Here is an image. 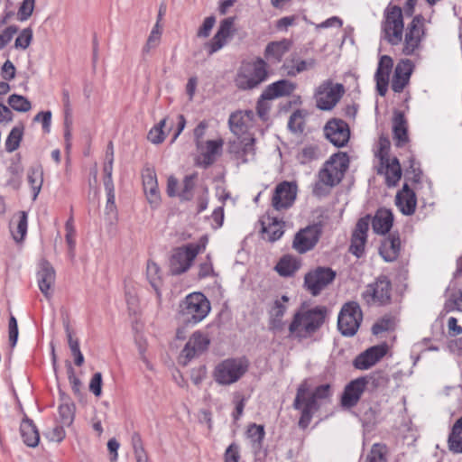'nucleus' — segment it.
<instances>
[{
    "mask_svg": "<svg viewBox=\"0 0 462 462\" xmlns=\"http://www.w3.org/2000/svg\"><path fill=\"white\" fill-rule=\"evenodd\" d=\"M328 310L324 306L312 309L301 307L296 311L289 325L290 335L299 340L312 337L324 324Z\"/></svg>",
    "mask_w": 462,
    "mask_h": 462,
    "instance_id": "obj_1",
    "label": "nucleus"
},
{
    "mask_svg": "<svg viewBox=\"0 0 462 462\" xmlns=\"http://www.w3.org/2000/svg\"><path fill=\"white\" fill-rule=\"evenodd\" d=\"M268 65L262 58L244 62L236 77V85L240 89H253L266 80Z\"/></svg>",
    "mask_w": 462,
    "mask_h": 462,
    "instance_id": "obj_2",
    "label": "nucleus"
},
{
    "mask_svg": "<svg viewBox=\"0 0 462 462\" xmlns=\"http://www.w3.org/2000/svg\"><path fill=\"white\" fill-rule=\"evenodd\" d=\"M347 158L345 155L335 154L328 161L319 173V182L316 183L314 193L318 196L323 194L320 186L329 188L338 184L347 169Z\"/></svg>",
    "mask_w": 462,
    "mask_h": 462,
    "instance_id": "obj_3",
    "label": "nucleus"
},
{
    "mask_svg": "<svg viewBox=\"0 0 462 462\" xmlns=\"http://www.w3.org/2000/svg\"><path fill=\"white\" fill-rule=\"evenodd\" d=\"M404 23L402 11L397 5H388L383 13L382 32L383 39L391 45H398L402 41Z\"/></svg>",
    "mask_w": 462,
    "mask_h": 462,
    "instance_id": "obj_4",
    "label": "nucleus"
},
{
    "mask_svg": "<svg viewBox=\"0 0 462 462\" xmlns=\"http://www.w3.org/2000/svg\"><path fill=\"white\" fill-rule=\"evenodd\" d=\"M249 362L245 357L227 358L216 366L214 377L220 384H232L247 372Z\"/></svg>",
    "mask_w": 462,
    "mask_h": 462,
    "instance_id": "obj_5",
    "label": "nucleus"
},
{
    "mask_svg": "<svg viewBox=\"0 0 462 462\" xmlns=\"http://www.w3.org/2000/svg\"><path fill=\"white\" fill-rule=\"evenodd\" d=\"M392 291L390 279L385 275H380L365 287L362 298L367 304L384 306L391 302Z\"/></svg>",
    "mask_w": 462,
    "mask_h": 462,
    "instance_id": "obj_6",
    "label": "nucleus"
},
{
    "mask_svg": "<svg viewBox=\"0 0 462 462\" xmlns=\"http://www.w3.org/2000/svg\"><path fill=\"white\" fill-rule=\"evenodd\" d=\"M293 408L301 411L299 426L306 429L314 412L319 410L317 399L312 394H309V387L306 382L301 383L297 389Z\"/></svg>",
    "mask_w": 462,
    "mask_h": 462,
    "instance_id": "obj_7",
    "label": "nucleus"
},
{
    "mask_svg": "<svg viewBox=\"0 0 462 462\" xmlns=\"http://www.w3.org/2000/svg\"><path fill=\"white\" fill-rule=\"evenodd\" d=\"M199 252V245L189 244L172 250L169 270L172 275H179L186 273L191 266L193 261Z\"/></svg>",
    "mask_w": 462,
    "mask_h": 462,
    "instance_id": "obj_8",
    "label": "nucleus"
},
{
    "mask_svg": "<svg viewBox=\"0 0 462 462\" xmlns=\"http://www.w3.org/2000/svg\"><path fill=\"white\" fill-rule=\"evenodd\" d=\"M363 319V314L358 303L350 301L346 303L338 315L337 327L342 335L354 336Z\"/></svg>",
    "mask_w": 462,
    "mask_h": 462,
    "instance_id": "obj_9",
    "label": "nucleus"
},
{
    "mask_svg": "<svg viewBox=\"0 0 462 462\" xmlns=\"http://www.w3.org/2000/svg\"><path fill=\"white\" fill-rule=\"evenodd\" d=\"M179 321L184 326H193L202 320V293L189 294L180 304Z\"/></svg>",
    "mask_w": 462,
    "mask_h": 462,
    "instance_id": "obj_10",
    "label": "nucleus"
},
{
    "mask_svg": "<svg viewBox=\"0 0 462 462\" xmlns=\"http://www.w3.org/2000/svg\"><path fill=\"white\" fill-rule=\"evenodd\" d=\"M344 92L342 84L333 83L331 80L324 81L315 93L317 107L320 110L332 109L338 103Z\"/></svg>",
    "mask_w": 462,
    "mask_h": 462,
    "instance_id": "obj_11",
    "label": "nucleus"
},
{
    "mask_svg": "<svg viewBox=\"0 0 462 462\" xmlns=\"http://www.w3.org/2000/svg\"><path fill=\"white\" fill-rule=\"evenodd\" d=\"M199 181L197 171L185 175L181 185L177 178L170 176L167 180L166 192L169 197H179L180 200H190L194 197L195 189Z\"/></svg>",
    "mask_w": 462,
    "mask_h": 462,
    "instance_id": "obj_12",
    "label": "nucleus"
},
{
    "mask_svg": "<svg viewBox=\"0 0 462 462\" xmlns=\"http://www.w3.org/2000/svg\"><path fill=\"white\" fill-rule=\"evenodd\" d=\"M336 278V272L329 267H317L310 271L304 277V284L307 290L317 296L330 284Z\"/></svg>",
    "mask_w": 462,
    "mask_h": 462,
    "instance_id": "obj_13",
    "label": "nucleus"
},
{
    "mask_svg": "<svg viewBox=\"0 0 462 462\" xmlns=\"http://www.w3.org/2000/svg\"><path fill=\"white\" fill-rule=\"evenodd\" d=\"M297 196V185L292 182L283 181L278 184L272 198V206L277 211L291 208Z\"/></svg>",
    "mask_w": 462,
    "mask_h": 462,
    "instance_id": "obj_14",
    "label": "nucleus"
},
{
    "mask_svg": "<svg viewBox=\"0 0 462 462\" xmlns=\"http://www.w3.org/2000/svg\"><path fill=\"white\" fill-rule=\"evenodd\" d=\"M369 226L370 215H366L357 221L353 230L349 252L357 258H360L365 253Z\"/></svg>",
    "mask_w": 462,
    "mask_h": 462,
    "instance_id": "obj_15",
    "label": "nucleus"
},
{
    "mask_svg": "<svg viewBox=\"0 0 462 462\" xmlns=\"http://www.w3.org/2000/svg\"><path fill=\"white\" fill-rule=\"evenodd\" d=\"M326 137L337 147L345 146L350 136L348 125L341 119L328 121L324 128Z\"/></svg>",
    "mask_w": 462,
    "mask_h": 462,
    "instance_id": "obj_16",
    "label": "nucleus"
},
{
    "mask_svg": "<svg viewBox=\"0 0 462 462\" xmlns=\"http://www.w3.org/2000/svg\"><path fill=\"white\" fill-rule=\"evenodd\" d=\"M320 228L318 226H309L300 230L293 239L292 247L300 254L311 250L318 243Z\"/></svg>",
    "mask_w": 462,
    "mask_h": 462,
    "instance_id": "obj_17",
    "label": "nucleus"
},
{
    "mask_svg": "<svg viewBox=\"0 0 462 462\" xmlns=\"http://www.w3.org/2000/svg\"><path fill=\"white\" fill-rule=\"evenodd\" d=\"M297 85L287 79H281L267 86L261 95V99L258 102V112L261 116L263 113L261 110L263 100H272L282 97H288L291 95L296 89Z\"/></svg>",
    "mask_w": 462,
    "mask_h": 462,
    "instance_id": "obj_18",
    "label": "nucleus"
},
{
    "mask_svg": "<svg viewBox=\"0 0 462 462\" xmlns=\"http://www.w3.org/2000/svg\"><path fill=\"white\" fill-rule=\"evenodd\" d=\"M367 383L368 380L366 377H359L348 383L341 396L342 407L349 409L356 406L364 393Z\"/></svg>",
    "mask_w": 462,
    "mask_h": 462,
    "instance_id": "obj_19",
    "label": "nucleus"
},
{
    "mask_svg": "<svg viewBox=\"0 0 462 462\" xmlns=\"http://www.w3.org/2000/svg\"><path fill=\"white\" fill-rule=\"evenodd\" d=\"M387 350L386 344L371 346L356 357L354 365L360 370L369 369L386 355Z\"/></svg>",
    "mask_w": 462,
    "mask_h": 462,
    "instance_id": "obj_20",
    "label": "nucleus"
},
{
    "mask_svg": "<svg viewBox=\"0 0 462 462\" xmlns=\"http://www.w3.org/2000/svg\"><path fill=\"white\" fill-rule=\"evenodd\" d=\"M259 223L263 239L269 242L279 240L284 233V222L279 220L277 217L266 214L260 218Z\"/></svg>",
    "mask_w": 462,
    "mask_h": 462,
    "instance_id": "obj_21",
    "label": "nucleus"
},
{
    "mask_svg": "<svg viewBox=\"0 0 462 462\" xmlns=\"http://www.w3.org/2000/svg\"><path fill=\"white\" fill-rule=\"evenodd\" d=\"M55 277V270L51 264L47 261H42L37 273V279L39 289L47 299L52 296Z\"/></svg>",
    "mask_w": 462,
    "mask_h": 462,
    "instance_id": "obj_22",
    "label": "nucleus"
},
{
    "mask_svg": "<svg viewBox=\"0 0 462 462\" xmlns=\"http://www.w3.org/2000/svg\"><path fill=\"white\" fill-rule=\"evenodd\" d=\"M423 33L422 26L420 24L419 17H414L408 25L404 38L402 52L405 55H411L418 49Z\"/></svg>",
    "mask_w": 462,
    "mask_h": 462,
    "instance_id": "obj_23",
    "label": "nucleus"
},
{
    "mask_svg": "<svg viewBox=\"0 0 462 462\" xmlns=\"http://www.w3.org/2000/svg\"><path fill=\"white\" fill-rule=\"evenodd\" d=\"M233 23L234 19L231 17L226 18L221 22L217 33L208 44L209 54L217 52L227 43L228 39L232 36Z\"/></svg>",
    "mask_w": 462,
    "mask_h": 462,
    "instance_id": "obj_24",
    "label": "nucleus"
},
{
    "mask_svg": "<svg viewBox=\"0 0 462 462\" xmlns=\"http://www.w3.org/2000/svg\"><path fill=\"white\" fill-rule=\"evenodd\" d=\"M393 66L391 57L383 55L381 57L378 68L375 72L376 88L380 96L383 97L387 92L389 77Z\"/></svg>",
    "mask_w": 462,
    "mask_h": 462,
    "instance_id": "obj_25",
    "label": "nucleus"
},
{
    "mask_svg": "<svg viewBox=\"0 0 462 462\" xmlns=\"http://www.w3.org/2000/svg\"><path fill=\"white\" fill-rule=\"evenodd\" d=\"M142 177L147 199L153 208H156L161 201L156 173L152 169L147 168L143 171Z\"/></svg>",
    "mask_w": 462,
    "mask_h": 462,
    "instance_id": "obj_26",
    "label": "nucleus"
},
{
    "mask_svg": "<svg viewBox=\"0 0 462 462\" xmlns=\"http://www.w3.org/2000/svg\"><path fill=\"white\" fill-rule=\"evenodd\" d=\"M412 72V62L410 60H401L394 70L392 80V89L395 93H401L409 83Z\"/></svg>",
    "mask_w": 462,
    "mask_h": 462,
    "instance_id": "obj_27",
    "label": "nucleus"
},
{
    "mask_svg": "<svg viewBox=\"0 0 462 462\" xmlns=\"http://www.w3.org/2000/svg\"><path fill=\"white\" fill-rule=\"evenodd\" d=\"M202 353V334L200 331H196L189 337L182 349L179 362L182 365H187L189 361L194 357L199 356Z\"/></svg>",
    "mask_w": 462,
    "mask_h": 462,
    "instance_id": "obj_28",
    "label": "nucleus"
},
{
    "mask_svg": "<svg viewBox=\"0 0 462 462\" xmlns=\"http://www.w3.org/2000/svg\"><path fill=\"white\" fill-rule=\"evenodd\" d=\"M393 214L390 209L381 208L376 210L373 217H370V224L373 231L377 235L387 234L393 226Z\"/></svg>",
    "mask_w": 462,
    "mask_h": 462,
    "instance_id": "obj_29",
    "label": "nucleus"
},
{
    "mask_svg": "<svg viewBox=\"0 0 462 462\" xmlns=\"http://www.w3.org/2000/svg\"><path fill=\"white\" fill-rule=\"evenodd\" d=\"M395 205L400 211L406 216L412 215L415 211L417 199L415 193L408 184H404L395 197Z\"/></svg>",
    "mask_w": 462,
    "mask_h": 462,
    "instance_id": "obj_30",
    "label": "nucleus"
},
{
    "mask_svg": "<svg viewBox=\"0 0 462 462\" xmlns=\"http://www.w3.org/2000/svg\"><path fill=\"white\" fill-rule=\"evenodd\" d=\"M401 239L398 234H391L382 242L379 254L385 262H393L399 256Z\"/></svg>",
    "mask_w": 462,
    "mask_h": 462,
    "instance_id": "obj_31",
    "label": "nucleus"
},
{
    "mask_svg": "<svg viewBox=\"0 0 462 462\" xmlns=\"http://www.w3.org/2000/svg\"><path fill=\"white\" fill-rule=\"evenodd\" d=\"M314 66L315 60L312 59L305 60L297 56H291L284 61L282 70L288 77H295L303 71L314 68Z\"/></svg>",
    "mask_w": 462,
    "mask_h": 462,
    "instance_id": "obj_32",
    "label": "nucleus"
},
{
    "mask_svg": "<svg viewBox=\"0 0 462 462\" xmlns=\"http://www.w3.org/2000/svg\"><path fill=\"white\" fill-rule=\"evenodd\" d=\"M20 433L25 445L31 448H35L38 446L40 441V434L36 425L32 420L25 417L22 420L20 425Z\"/></svg>",
    "mask_w": 462,
    "mask_h": 462,
    "instance_id": "obj_33",
    "label": "nucleus"
},
{
    "mask_svg": "<svg viewBox=\"0 0 462 462\" xmlns=\"http://www.w3.org/2000/svg\"><path fill=\"white\" fill-rule=\"evenodd\" d=\"M223 145L222 138L208 140L204 143V168L213 164L221 157Z\"/></svg>",
    "mask_w": 462,
    "mask_h": 462,
    "instance_id": "obj_34",
    "label": "nucleus"
},
{
    "mask_svg": "<svg viewBox=\"0 0 462 462\" xmlns=\"http://www.w3.org/2000/svg\"><path fill=\"white\" fill-rule=\"evenodd\" d=\"M290 41L283 39L279 42H272L267 44L264 56L267 60H273L274 62H280L283 55L290 50Z\"/></svg>",
    "mask_w": 462,
    "mask_h": 462,
    "instance_id": "obj_35",
    "label": "nucleus"
},
{
    "mask_svg": "<svg viewBox=\"0 0 462 462\" xmlns=\"http://www.w3.org/2000/svg\"><path fill=\"white\" fill-rule=\"evenodd\" d=\"M60 401L58 409L59 420L62 426H69L74 420L75 405L64 393H61Z\"/></svg>",
    "mask_w": 462,
    "mask_h": 462,
    "instance_id": "obj_36",
    "label": "nucleus"
},
{
    "mask_svg": "<svg viewBox=\"0 0 462 462\" xmlns=\"http://www.w3.org/2000/svg\"><path fill=\"white\" fill-rule=\"evenodd\" d=\"M393 138L398 146H402L408 141L407 123L403 114L396 113L393 121Z\"/></svg>",
    "mask_w": 462,
    "mask_h": 462,
    "instance_id": "obj_37",
    "label": "nucleus"
},
{
    "mask_svg": "<svg viewBox=\"0 0 462 462\" xmlns=\"http://www.w3.org/2000/svg\"><path fill=\"white\" fill-rule=\"evenodd\" d=\"M249 120V114H243L242 112H236L230 116L229 117V127L231 132L241 137L247 132L248 126L247 122Z\"/></svg>",
    "mask_w": 462,
    "mask_h": 462,
    "instance_id": "obj_38",
    "label": "nucleus"
},
{
    "mask_svg": "<svg viewBox=\"0 0 462 462\" xmlns=\"http://www.w3.org/2000/svg\"><path fill=\"white\" fill-rule=\"evenodd\" d=\"M28 182L33 191V200L38 197L43 183V170L41 165L32 166L28 171Z\"/></svg>",
    "mask_w": 462,
    "mask_h": 462,
    "instance_id": "obj_39",
    "label": "nucleus"
},
{
    "mask_svg": "<svg viewBox=\"0 0 462 462\" xmlns=\"http://www.w3.org/2000/svg\"><path fill=\"white\" fill-rule=\"evenodd\" d=\"M146 274L149 280L150 284L154 289L156 292V296L158 300H161V284H162V277H161V269L159 265L153 261H148Z\"/></svg>",
    "mask_w": 462,
    "mask_h": 462,
    "instance_id": "obj_40",
    "label": "nucleus"
},
{
    "mask_svg": "<svg viewBox=\"0 0 462 462\" xmlns=\"http://www.w3.org/2000/svg\"><path fill=\"white\" fill-rule=\"evenodd\" d=\"M300 268V262L291 256L284 255L275 266V270L282 276H291Z\"/></svg>",
    "mask_w": 462,
    "mask_h": 462,
    "instance_id": "obj_41",
    "label": "nucleus"
},
{
    "mask_svg": "<svg viewBox=\"0 0 462 462\" xmlns=\"http://www.w3.org/2000/svg\"><path fill=\"white\" fill-rule=\"evenodd\" d=\"M448 442L452 452L462 453V417L453 425Z\"/></svg>",
    "mask_w": 462,
    "mask_h": 462,
    "instance_id": "obj_42",
    "label": "nucleus"
},
{
    "mask_svg": "<svg viewBox=\"0 0 462 462\" xmlns=\"http://www.w3.org/2000/svg\"><path fill=\"white\" fill-rule=\"evenodd\" d=\"M386 162L385 179L386 184L389 187H393L397 184L402 177L401 165L397 158H393L391 162L388 159Z\"/></svg>",
    "mask_w": 462,
    "mask_h": 462,
    "instance_id": "obj_43",
    "label": "nucleus"
},
{
    "mask_svg": "<svg viewBox=\"0 0 462 462\" xmlns=\"http://www.w3.org/2000/svg\"><path fill=\"white\" fill-rule=\"evenodd\" d=\"M67 338H68V344L69 346V349L74 356V363L78 366H81L84 363V356L79 349V343L77 338L73 337V333L69 328V322L64 324Z\"/></svg>",
    "mask_w": 462,
    "mask_h": 462,
    "instance_id": "obj_44",
    "label": "nucleus"
},
{
    "mask_svg": "<svg viewBox=\"0 0 462 462\" xmlns=\"http://www.w3.org/2000/svg\"><path fill=\"white\" fill-rule=\"evenodd\" d=\"M17 224L16 229H11L13 238L16 242L23 240L27 232V213L25 211H19L16 215Z\"/></svg>",
    "mask_w": 462,
    "mask_h": 462,
    "instance_id": "obj_45",
    "label": "nucleus"
},
{
    "mask_svg": "<svg viewBox=\"0 0 462 462\" xmlns=\"http://www.w3.org/2000/svg\"><path fill=\"white\" fill-rule=\"evenodd\" d=\"M306 114L302 110L294 111L288 122V127L292 133H302L305 125Z\"/></svg>",
    "mask_w": 462,
    "mask_h": 462,
    "instance_id": "obj_46",
    "label": "nucleus"
},
{
    "mask_svg": "<svg viewBox=\"0 0 462 462\" xmlns=\"http://www.w3.org/2000/svg\"><path fill=\"white\" fill-rule=\"evenodd\" d=\"M162 29L161 24H159V21L156 22L155 25L153 26L152 32H150V35L146 41L145 45L143 46V52H150L152 50L155 49L161 42Z\"/></svg>",
    "mask_w": 462,
    "mask_h": 462,
    "instance_id": "obj_47",
    "label": "nucleus"
},
{
    "mask_svg": "<svg viewBox=\"0 0 462 462\" xmlns=\"http://www.w3.org/2000/svg\"><path fill=\"white\" fill-rule=\"evenodd\" d=\"M23 137V127L15 126L9 133L5 141V149L9 152H14L20 145Z\"/></svg>",
    "mask_w": 462,
    "mask_h": 462,
    "instance_id": "obj_48",
    "label": "nucleus"
},
{
    "mask_svg": "<svg viewBox=\"0 0 462 462\" xmlns=\"http://www.w3.org/2000/svg\"><path fill=\"white\" fill-rule=\"evenodd\" d=\"M242 143H244L243 150L237 152L236 158L241 160L243 163H246L254 156V139L253 137L244 138Z\"/></svg>",
    "mask_w": 462,
    "mask_h": 462,
    "instance_id": "obj_49",
    "label": "nucleus"
},
{
    "mask_svg": "<svg viewBox=\"0 0 462 462\" xmlns=\"http://www.w3.org/2000/svg\"><path fill=\"white\" fill-rule=\"evenodd\" d=\"M10 106L18 112H27L31 109V102L23 96L13 94L8 97Z\"/></svg>",
    "mask_w": 462,
    "mask_h": 462,
    "instance_id": "obj_50",
    "label": "nucleus"
},
{
    "mask_svg": "<svg viewBox=\"0 0 462 462\" xmlns=\"http://www.w3.org/2000/svg\"><path fill=\"white\" fill-rule=\"evenodd\" d=\"M166 125V118L160 121L158 125L153 126L148 133V140L152 143L158 144L164 141L166 134L163 132V127Z\"/></svg>",
    "mask_w": 462,
    "mask_h": 462,
    "instance_id": "obj_51",
    "label": "nucleus"
},
{
    "mask_svg": "<svg viewBox=\"0 0 462 462\" xmlns=\"http://www.w3.org/2000/svg\"><path fill=\"white\" fill-rule=\"evenodd\" d=\"M385 454L386 447L384 445L374 444L367 454L365 462H386Z\"/></svg>",
    "mask_w": 462,
    "mask_h": 462,
    "instance_id": "obj_52",
    "label": "nucleus"
},
{
    "mask_svg": "<svg viewBox=\"0 0 462 462\" xmlns=\"http://www.w3.org/2000/svg\"><path fill=\"white\" fill-rule=\"evenodd\" d=\"M289 301V298L286 295L282 296L281 299L274 300L272 308L269 310V317L283 318L287 306L286 303Z\"/></svg>",
    "mask_w": 462,
    "mask_h": 462,
    "instance_id": "obj_53",
    "label": "nucleus"
},
{
    "mask_svg": "<svg viewBox=\"0 0 462 462\" xmlns=\"http://www.w3.org/2000/svg\"><path fill=\"white\" fill-rule=\"evenodd\" d=\"M247 436L254 445L260 446L264 438L263 426L254 423L250 425L247 430Z\"/></svg>",
    "mask_w": 462,
    "mask_h": 462,
    "instance_id": "obj_54",
    "label": "nucleus"
},
{
    "mask_svg": "<svg viewBox=\"0 0 462 462\" xmlns=\"http://www.w3.org/2000/svg\"><path fill=\"white\" fill-rule=\"evenodd\" d=\"M65 228H66V241H67V244H68V246H69V256L71 258H73L74 255H75L74 250H75L76 243H75V239H74L75 229H74V226H73V219H72V217H70L66 222Z\"/></svg>",
    "mask_w": 462,
    "mask_h": 462,
    "instance_id": "obj_55",
    "label": "nucleus"
},
{
    "mask_svg": "<svg viewBox=\"0 0 462 462\" xmlns=\"http://www.w3.org/2000/svg\"><path fill=\"white\" fill-rule=\"evenodd\" d=\"M394 327V319L391 317H383L377 321L372 328L374 335H379L384 331L393 329Z\"/></svg>",
    "mask_w": 462,
    "mask_h": 462,
    "instance_id": "obj_56",
    "label": "nucleus"
},
{
    "mask_svg": "<svg viewBox=\"0 0 462 462\" xmlns=\"http://www.w3.org/2000/svg\"><path fill=\"white\" fill-rule=\"evenodd\" d=\"M32 39V31L31 28L23 29L15 39L14 46L25 50L29 47Z\"/></svg>",
    "mask_w": 462,
    "mask_h": 462,
    "instance_id": "obj_57",
    "label": "nucleus"
},
{
    "mask_svg": "<svg viewBox=\"0 0 462 462\" xmlns=\"http://www.w3.org/2000/svg\"><path fill=\"white\" fill-rule=\"evenodd\" d=\"M66 366L69 381L71 384L72 391L75 394L80 395L82 386L81 381L75 375L74 369L69 361H67Z\"/></svg>",
    "mask_w": 462,
    "mask_h": 462,
    "instance_id": "obj_58",
    "label": "nucleus"
},
{
    "mask_svg": "<svg viewBox=\"0 0 462 462\" xmlns=\"http://www.w3.org/2000/svg\"><path fill=\"white\" fill-rule=\"evenodd\" d=\"M319 151L316 146L310 145L304 147L300 153L299 154L298 158L301 163H308L311 162L312 160H315L318 158Z\"/></svg>",
    "mask_w": 462,
    "mask_h": 462,
    "instance_id": "obj_59",
    "label": "nucleus"
},
{
    "mask_svg": "<svg viewBox=\"0 0 462 462\" xmlns=\"http://www.w3.org/2000/svg\"><path fill=\"white\" fill-rule=\"evenodd\" d=\"M35 0H23L18 10L19 19L27 20L33 12Z\"/></svg>",
    "mask_w": 462,
    "mask_h": 462,
    "instance_id": "obj_60",
    "label": "nucleus"
},
{
    "mask_svg": "<svg viewBox=\"0 0 462 462\" xmlns=\"http://www.w3.org/2000/svg\"><path fill=\"white\" fill-rule=\"evenodd\" d=\"M89 391L96 396H100L102 393V374L101 373H96L89 383Z\"/></svg>",
    "mask_w": 462,
    "mask_h": 462,
    "instance_id": "obj_61",
    "label": "nucleus"
},
{
    "mask_svg": "<svg viewBox=\"0 0 462 462\" xmlns=\"http://www.w3.org/2000/svg\"><path fill=\"white\" fill-rule=\"evenodd\" d=\"M9 342L12 347H14L16 345L17 338H18V326L16 319L14 316L10 317L9 324Z\"/></svg>",
    "mask_w": 462,
    "mask_h": 462,
    "instance_id": "obj_62",
    "label": "nucleus"
},
{
    "mask_svg": "<svg viewBox=\"0 0 462 462\" xmlns=\"http://www.w3.org/2000/svg\"><path fill=\"white\" fill-rule=\"evenodd\" d=\"M17 31L18 29L16 26H9L0 33V50H2L12 40Z\"/></svg>",
    "mask_w": 462,
    "mask_h": 462,
    "instance_id": "obj_63",
    "label": "nucleus"
},
{
    "mask_svg": "<svg viewBox=\"0 0 462 462\" xmlns=\"http://www.w3.org/2000/svg\"><path fill=\"white\" fill-rule=\"evenodd\" d=\"M208 220L211 222L214 229L220 227L224 220L223 208L221 207L216 208Z\"/></svg>",
    "mask_w": 462,
    "mask_h": 462,
    "instance_id": "obj_64",
    "label": "nucleus"
}]
</instances>
